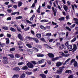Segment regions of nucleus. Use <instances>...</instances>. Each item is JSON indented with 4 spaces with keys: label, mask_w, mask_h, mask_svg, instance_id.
<instances>
[{
    "label": "nucleus",
    "mask_w": 78,
    "mask_h": 78,
    "mask_svg": "<svg viewBox=\"0 0 78 78\" xmlns=\"http://www.w3.org/2000/svg\"><path fill=\"white\" fill-rule=\"evenodd\" d=\"M65 68V67L64 66H63L62 67H60L59 68V69H58L57 70L56 73L57 74H61L62 71L64 70V69Z\"/></svg>",
    "instance_id": "nucleus-1"
},
{
    "label": "nucleus",
    "mask_w": 78,
    "mask_h": 78,
    "mask_svg": "<svg viewBox=\"0 0 78 78\" xmlns=\"http://www.w3.org/2000/svg\"><path fill=\"white\" fill-rule=\"evenodd\" d=\"M27 66L29 68L33 69L34 67V65L31 63L29 62L27 63Z\"/></svg>",
    "instance_id": "nucleus-2"
},
{
    "label": "nucleus",
    "mask_w": 78,
    "mask_h": 78,
    "mask_svg": "<svg viewBox=\"0 0 78 78\" xmlns=\"http://www.w3.org/2000/svg\"><path fill=\"white\" fill-rule=\"evenodd\" d=\"M13 70H14V72H19V71L20 70V69L19 67H15L13 69Z\"/></svg>",
    "instance_id": "nucleus-3"
},
{
    "label": "nucleus",
    "mask_w": 78,
    "mask_h": 78,
    "mask_svg": "<svg viewBox=\"0 0 78 78\" xmlns=\"http://www.w3.org/2000/svg\"><path fill=\"white\" fill-rule=\"evenodd\" d=\"M48 55L49 58H53L55 57V55H54L51 53H48Z\"/></svg>",
    "instance_id": "nucleus-4"
},
{
    "label": "nucleus",
    "mask_w": 78,
    "mask_h": 78,
    "mask_svg": "<svg viewBox=\"0 0 78 78\" xmlns=\"http://www.w3.org/2000/svg\"><path fill=\"white\" fill-rule=\"evenodd\" d=\"M52 10L53 12H54L53 14L54 16H56V11H57V10L56 9H55H55H54V7H52Z\"/></svg>",
    "instance_id": "nucleus-5"
},
{
    "label": "nucleus",
    "mask_w": 78,
    "mask_h": 78,
    "mask_svg": "<svg viewBox=\"0 0 78 78\" xmlns=\"http://www.w3.org/2000/svg\"><path fill=\"white\" fill-rule=\"evenodd\" d=\"M18 38L19 39H20L21 41H23V38L22 37V35L21 34H18Z\"/></svg>",
    "instance_id": "nucleus-6"
},
{
    "label": "nucleus",
    "mask_w": 78,
    "mask_h": 78,
    "mask_svg": "<svg viewBox=\"0 0 78 78\" xmlns=\"http://www.w3.org/2000/svg\"><path fill=\"white\" fill-rule=\"evenodd\" d=\"M59 58H60V57H57L55 58H52L51 60L52 61H56V60H58Z\"/></svg>",
    "instance_id": "nucleus-7"
},
{
    "label": "nucleus",
    "mask_w": 78,
    "mask_h": 78,
    "mask_svg": "<svg viewBox=\"0 0 78 78\" xmlns=\"http://www.w3.org/2000/svg\"><path fill=\"white\" fill-rule=\"evenodd\" d=\"M40 76H41L42 78H46V75L43 73L40 74L39 75Z\"/></svg>",
    "instance_id": "nucleus-8"
},
{
    "label": "nucleus",
    "mask_w": 78,
    "mask_h": 78,
    "mask_svg": "<svg viewBox=\"0 0 78 78\" xmlns=\"http://www.w3.org/2000/svg\"><path fill=\"white\" fill-rule=\"evenodd\" d=\"M32 39H33V40H34V41H35V42H36V43H39V40L37 39V38H33Z\"/></svg>",
    "instance_id": "nucleus-9"
},
{
    "label": "nucleus",
    "mask_w": 78,
    "mask_h": 78,
    "mask_svg": "<svg viewBox=\"0 0 78 78\" xmlns=\"http://www.w3.org/2000/svg\"><path fill=\"white\" fill-rule=\"evenodd\" d=\"M67 48L69 50V51H72V45H70L67 46Z\"/></svg>",
    "instance_id": "nucleus-10"
},
{
    "label": "nucleus",
    "mask_w": 78,
    "mask_h": 78,
    "mask_svg": "<svg viewBox=\"0 0 78 78\" xmlns=\"http://www.w3.org/2000/svg\"><path fill=\"white\" fill-rule=\"evenodd\" d=\"M63 8L65 11H66V12H67V10H68V7H67L66 5H64Z\"/></svg>",
    "instance_id": "nucleus-11"
},
{
    "label": "nucleus",
    "mask_w": 78,
    "mask_h": 78,
    "mask_svg": "<svg viewBox=\"0 0 78 78\" xmlns=\"http://www.w3.org/2000/svg\"><path fill=\"white\" fill-rule=\"evenodd\" d=\"M62 65V63L61 62H58L56 63V66L57 67H59V66H61Z\"/></svg>",
    "instance_id": "nucleus-12"
},
{
    "label": "nucleus",
    "mask_w": 78,
    "mask_h": 78,
    "mask_svg": "<svg viewBox=\"0 0 78 78\" xmlns=\"http://www.w3.org/2000/svg\"><path fill=\"white\" fill-rule=\"evenodd\" d=\"M9 30L12 31V32H16V30L12 27H10Z\"/></svg>",
    "instance_id": "nucleus-13"
},
{
    "label": "nucleus",
    "mask_w": 78,
    "mask_h": 78,
    "mask_svg": "<svg viewBox=\"0 0 78 78\" xmlns=\"http://www.w3.org/2000/svg\"><path fill=\"white\" fill-rule=\"evenodd\" d=\"M27 75H32L33 74V73L31 72H28L27 71L25 73Z\"/></svg>",
    "instance_id": "nucleus-14"
},
{
    "label": "nucleus",
    "mask_w": 78,
    "mask_h": 78,
    "mask_svg": "<svg viewBox=\"0 0 78 78\" xmlns=\"http://www.w3.org/2000/svg\"><path fill=\"white\" fill-rule=\"evenodd\" d=\"M19 77V74H14L12 77V78H18Z\"/></svg>",
    "instance_id": "nucleus-15"
},
{
    "label": "nucleus",
    "mask_w": 78,
    "mask_h": 78,
    "mask_svg": "<svg viewBox=\"0 0 78 78\" xmlns=\"http://www.w3.org/2000/svg\"><path fill=\"white\" fill-rule=\"evenodd\" d=\"M22 5V2H18V7H20Z\"/></svg>",
    "instance_id": "nucleus-16"
},
{
    "label": "nucleus",
    "mask_w": 78,
    "mask_h": 78,
    "mask_svg": "<svg viewBox=\"0 0 78 78\" xmlns=\"http://www.w3.org/2000/svg\"><path fill=\"white\" fill-rule=\"evenodd\" d=\"M36 36L38 38H41V34H37L36 35Z\"/></svg>",
    "instance_id": "nucleus-17"
},
{
    "label": "nucleus",
    "mask_w": 78,
    "mask_h": 78,
    "mask_svg": "<svg viewBox=\"0 0 78 78\" xmlns=\"http://www.w3.org/2000/svg\"><path fill=\"white\" fill-rule=\"evenodd\" d=\"M65 73H72V71L71 70H67L66 71Z\"/></svg>",
    "instance_id": "nucleus-18"
},
{
    "label": "nucleus",
    "mask_w": 78,
    "mask_h": 78,
    "mask_svg": "<svg viewBox=\"0 0 78 78\" xmlns=\"http://www.w3.org/2000/svg\"><path fill=\"white\" fill-rule=\"evenodd\" d=\"M73 51H76V49H77L76 48V45L74 44L73 45Z\"/></svg>",
    "instance_id": "nucleus-19"
},
{
    "label": "nucleus",
    "mask_w": 78,
    "mask_h": 78,
    "mask_svg": "<svg viewBox=\"0 0 78 78\" xmlns=\"http://www.w3.org/2000/svg\"><path fill=\"white\" fill-rule=\"evenodd\" d=\"M62 47L61 46H59V49H61V50H62V49H63L64 48V47H65L64 44H62Z\"/></svg>",
    "instance_id": "nucleus-20"
},
{
    "label": "nucleus",
    "mask_w": 78,
    "mask_h": 78,
    "mask_svg": "<svg viewBox=\"0 0 78 78\" xmlns=\"http://www.w3.org/2000/svg\"><path fill=\"white\" fill-rule=\"evenodd\" d=\"M26 45V46H27V47H28V48H32V46H31V44H27Z\"/></svg>",
    "instance_id": "nucleus-21"
},
{
    "label": "nucleus",
    "mask_w": 78,
    "mask_h": 78,
    "mask_svg": "<svg viewBox=\"0 0 78 78\" xmlns=\"http://www.w3.org/2000/svg\"><path fill=\"white\" fill-rule=\"evenodd\" d=\"M40 27L41 28V29H42V30H46V27H44L43 26L41 25L40 26Z\"/></svg>",
    "instance_id": "nucleus-22"
},
{
    "label": "nucleus",
    "mask_w": 78,
    "mask_h": 78,
    "mask_svg": "<svg viewBox=\"0 0 78 78\" xmlns=\"http://www.w3.org/2000/svg\"><path fill=\"white\" fill-rule=\"evenodd\" d=\"M22 19V16H19L16 17V20H18V19Z\"/></svg>",
    "instance_id": "nucleus-23"
},
{
    "label": "nucleus",
    "mask_w": 78,
    "mask_h": 78,
    "mask_svg": "<svg viewBox=\"0 0 78 78\" xmlns=\"http://www.w3.org/2000/svg\"><path fill=\"white\" fill-rule=\"evenodd\" d=\"M65 30H67L69 31H71V29H70L69 27H65Z\"/></svg>",
    "instance_id": "nucleus-24"
},
{
    "label": "nucleus",
    "mask_w": 78,
    "mask_h": 78,
    "mask_svg": "<svg viewBox=\"0 0 78 78\" xmlns=\"http://www.w3.org/2000/svg\"><path fill=\"white\" fill-rule=\"evenodd\" d=\"M61 55L62 56H63L64 57H67V56H69L68 55H65V54H64V53H62Z\"/></svg>",
    "instance_id": "nucleus-25"
},
{
    "label": "nucleus",
    "mask_w": 78,
    "mask_h": 78,
    "mask_svg": "<svg viewBox=\"0 0 78 78\" xmlns=\"http://www.w3.org/2000/svg\"><path fill=\"white\" fill-rule=\"evenodd\" d=\"M25 74L23 73L20 76V78H24L25 77Z\"/></svg>",
    "instance_id": "nucleus-26"
},
{
    "label": "nucleus",
    "mask_w": 78,
    "mask_h": 78,
    "mask_svg": "<svg viewBox=\"0 0 78 78\" xmlns=\"http://www.w3.org/2000/svg\"><path fill=\"white\" fill-rule=\"evenodd\" d=\"M37 57H43L44 56V55L43 54H37Z\"/></svg>",
    "instance_id": "nucleus-27"
},
{
    "label": "nucleus",
    "mask_w": 78,
    "mask_h": 78,
    "mask_svg": "<svg viewBox=\"0 0 78 78\" xmlns=\"http://www.w3.org/2000/svg\"><path fill=\"white\" fill-rule=\"evenodd\" d=\"M23 70H27L28 69V67L26 66H23L22 68Z\"/></svg>",
    "instance_id": "nucleus-28"
},
{
    "label": "nucleus",
    "mask_w": 78,
    "mask_h": 78,
    "mask_svg": "<svg viewBox=\"0 0 78 78\" xmlns=\"http://www.w3.org/2000/svg\"><path fill=\"white\" fill-rule=\"evenodd\" d=\"M17 31H19L20 32H22V31L20 30H21V29L19 27L17 26Z\"/></svg>",
    "instance_id": "nucleus-29"
},
{
    "label": "nucleus",
    "mask_w": 78,
    "mask_h": 78,
    "mask_svg": "<svg viewBox=\"0 0 78 78\" xmlns=\"http://www.w3.org/2000/svg\"><path fill=\"white\" fill-rule=\"evenodd\" d=\"M3 63H4V64H8L9 62H8V61L7 60H5L4 61H3Z\"/></svg>",
    "instance_id": "nucleus-30"
},
{
    "label": "nucleus",
    "mask_w": 78,
    "mask_h": 78,
    "mask_svg": "<svg viewBox=\"0 0 78 78\" xmlns=\"http://www.w3.org/2000/svg\"><path fill=\"white\" fill-rule=\"evenodd\" d=\"M73 65L75 67H77L78 66V63H77V62L75 61Z\"/></svg>",
    "instance_id": "nucleus-31"
},
{
    "label": "nucleus",
    "mask_w": 78,
    "mask_h": 78,
    "mask_svg": "<svg viewBox=\"0 0 78 78\" xmlns=\"http://www.w3.org/2000/svg\"><path fill=\"white\" fill-rule=\"evenodd\" d=\"M15 57L16 58H19L20 56L19 54H16L15 55Z\"/></svg>",
    "instance_id": "nucleus-32"
},
{
    "label": "nucleus",
    "mask_w": 78,
    "mask_h": 78,
    "mask_svg": "<svg viewBox=\"0 0 78 78\" xmlns=\"http://www.w3.org/2000/svg\"><path fill=\"white\" fill-rule=\"evenodd\" d=\"M64 19H65L64 17H62L61 18L58 19V20H60V21H62V20H64Z\"/></svg>",
    "instance_id": "nucleus-33"
},
{
    "label": "nucleus",
    "mask_w": 78,
    "mask_h": 78,
    "mask_svg": "<svg viewBox=\"0 0 78 78\" xmlns=\"http://www.w3.org/2000/svg\"><path fill=\"white\" fill-rule=\"evenodd\" d=\"M4 45H5V43H3L2 44V43L0 42V47H4Z\"/></svg>",
    "instance_id": "nucleus-34"
},
{
    "label": "nucleus",
    "mask_w": 78,
    "mask_h": 78,
    "mask_svg": "<svg viewBox=\"0 0 78 78\" xmlns=\"http://www.w3.org/2000/svg\"><path fill=\"white\" fill-rule=\"evenodd\" d=\"M76 40V37H74V39L71 41V42H74Z\"/></svg>",
    "instance_id": "nucleus-35"
},
{
    "label": "nucleus",
    "mask_w": 78,
    "mask_h": 78,
    "mask_svg": "<svg viewBox=\"0 0 78 78\" xmlns=\"http://www.w3.org/2000/svg\"><path fill=\"white\" fill-rule=\"evenodd\" d=\"M75 59H73L70 61V63L72 64V63H73V62H75Z\"/></svg>",
    "instance_id": "nucleus-36"
},
{
    "label": "nucleus",
    "mask_w": 78,
    "mask_h": 78,
    "mask_svg": "<svg viewBox=\"0 0 78 78\" xmlns=\"http://www.w3.org/2000/svg\"><path fill=\"white\" fill-rule=\"evenodd\" d=\"M24 64V63L23 62H19L18 64V66H22V65H23Z\"/></svg>",
    "instance_id": "nucleus-37"
},
{
    "label": "nucleus",
    "mask_w": 78,
    "mask_h": 78,
    "mask_svg": "<svg viewBox=\"0 0 78 78\" xmlns=\"http://www.w3.org/2000/svg\"><path fill=\"white\" fill-rule=\"evenodd\" d=\"M15 50H16V48H13L10 49V51H14Z\"/></svg>",
    "instance_id": "nucleus-38"
},
{
    "label": "nucleus",
    "mask_w": 78,
    "mask_h": 78,
    "mask_svg": "<svg viewBox=\"0 0 78 78\" xmlns=\"http://www.w3.org/2000/svg\"><path fill=\"white\" fill-rule=\"evenodd\" d=\"M2 28L3 30H8V27H2Z\"/></svg>",
    "instance_id": "nucleus-39"
},
{
    "label": "nucleus",
    "mask_w": 78,
    "mask_h": 78,
    "mask_svg": "<svg viewBox=\"0 0 78 78\" xmlns=\"http://www.w3.org/2000/svg\"><path fill=\"white\" fill-rule=\"evenodd\" d=\"M41 22H48V20H42L41 21Z\"/></svg>",
    "instance_id": "nucleus-40"
},
{
    "label": "nucleus",
    "mask_w": 78,
    "mask_h": 78,
    "mask_svg": "<svg viewBox=\"0 0 78 78\" xmlns=\"http://www.w3.org/2000/svg\"><path fill=\"white\" fill-rule=\"evenodd\" d=\"M31 50L30 49H27V51L28 52V53H31L32 52L31 51Z\"/></svg>",
    "instance_id": "nucleus-41"
},
{
    "label": "nucleus",
    "mask_w": 78,
    "mask_h": 78,
    "mask_svg": "<svg viewBox=\"0 0 78 78\" xmlns=\"http://www.w3.org/2000/svg\"><path fill=\"white\" fill-rule=\"evenodd\" d=\"M40 40L41 41H43V42H46V41L45 40L44 38H41L40 39Z\"/></svg>",
    "instance_id": "nucleus-42"
},
{
    "label": "nucleus",
    "mask_w": 78,
    "mask_h": 78,
    "mask_svg": "<svg viewBox=\"0 0 78 78\" xmlns=\"http://www.w3.org/2000/svg\"><path fill=\"white\" fill-rule=\"evenodd\" d=\"M9 56H10V57L12 58H14V56L12 54L9 55Z\"/></svg>",
    "instance_id": "nucleus-43"
},
{
    "label": "nucleus",
    "mask_w": 78,
    "mask_h": 78,
    "mask_svg": "<svg viewBox=\"0 0 78 78\" xmlns=\"http://www.w3.org/2000/svg\"><path fill=\"white\" fill-rule=\"evenodd\" d=\"M30 30V27H28L26 28L25 29H24V30L26 31L28 30Z\"/></svg>",
    "instance_id": "nucleus-44"
},
{
    "label": "nucleus",
    "mask_w": 78,
    "mask_h": 78,
    "mask_svg": "<svg viewBox=\"0 0 78 78\" xmlns=\"http://www.w3.org/2000/svg\"><path fill=\"white\" fill-rule=\"evenodd\" d=\"M3 59H4V60H8V58L7 57H3Z\"/></svg>",
    "instance_id": "nucleus-45"
},
{
    "label": "nucleus",
    "mask_w": 78,
    "mask_h": 78,
    "mask_svg": "<svg viewBox=\"0 0 78 78\" xmlns=\"http://www.w3.org/2000/svg\"><path fill=\"white\" fill-rule=\"evenodd\" d=\"M51 34V33H48L46 34V36H50Z\"/></svg>",
    "instance_id": "nucleus-46"
},
{
    "label": "nucleus",
    "mask_w": 78,
    "mask_h": 78,
    "mask_svg": "<svg viewBox=\"0 0 78 78\" xmlns=\"http://www.w3.org/2000/svg\"><path fill=\"white\" fill-rule=\"evenodd\" d=\"M33 48L34 50H36V51H39V49L37 48L34 47Z\"/></svg>",
    "instance_id": "nucleus-47"
},
{
    "label": "nucleus",
    "mask_w": 78,
    "mask_h": 78,
    "mask_svg": "<svg viewBox=\"0 0 78 78\" xmlns=\"http://www.w3.org/2000/svg\"><path fill=\"white\" fill-rule=\"evenodd\" d=\"M36 3H35V2L31 6V8H34L35 7V4H36Z\"/></svg>",
    "instance_id": "nucleus-48"
},
{
    "label": "nucleus",
    "mask_w": 78,
    "mask_h": 78,
    "mask_svg": "<svg viewBox=\"0 0 78 78\" xmlns=\"http://www.w3.org/2000/svg\"><path fill=\"white\" fill-rule=\"evenodd\" d=\"M7 11L9 12V13H11L12 12V10L11 9H9L7 10Z\"/></svg>",
    "instance_id": "nucleus-49"
},
{
    "label": "nucleus",
    "mask_w": 78,
    "mask_h": 78,
    "mask_svg": "<svg viewBox=\"0 0 78 78\" xmlns=\"http://www.w3.org/2000/svg\"><path fill=\"white\" fill-rule=\"evenodd\" d=\"M13 7L15 9H17V6L16 5H14L13 6Z\"/></svg>",
    "instance_id": "nucleus-50"
},
{
    "label": "nucleus",
    "mask_w": 78,
    "mask_h": 78,
    "mask_svg": "<svg viewBox=\"0 0 78 78\" xmlns=\"http://www.w3.org/2000/svg\"><path fill=\"white\" fill-rule=\"evenodd\" d=\"M31 62L32 64H34V65H36V64H37V63L34 61H32Z\"/></svg>",
    "instance_id": "nucleus-51"
},
{
    "label": "nucleus",
    "mask_w": 78,
    "mask_h": 78,
    "mask_svg": "<svg viewBox=\"0 0 78 78\" xmlns=\"http://www.w3.org/2000/svg\"><path fill=\"white\" fill-rule=\"evenodd\" d=\"M26 22L27 23H28L31 24L32 23L29 20H26Z\"/></svg>",
    "instance_id": "nucleus-52"
},
{
    "label": "nucleus",
    "mask_w": 78,
    "mask_h": 78,
    "mask_svg": "<svg viewBox=\"0 0 78 78\" xmlns=\"http://www.w3.org/2000/svg\"><path fill=\"white\" fill-rule=\"evenodd\" d=\"M66 46H68L69 45V41H67L65 44Z\"/></svg>",
    "instance_id": "nucleus-53"
},
{
    "label": "nucleus",
    "mask_w": 78,
    "mask_h": 78,
    "mask_svg": "<svg viewBox=\"0 0 78 78\" xmlns=\"http://www.w3.org/2000/svg\"><path fill=\"white\" fill-rule=\"evenodd\" d=\"M20 26L21 27L22 30H24V26H23V25L21 24L20 25Z\"/></svg>",
    "instance_id": "nucleus-54"
},
{
    "label": "nucleus",
    "mask_w": 78,
    "mask_h": 78,
    "mask_svg": "<svg viewBox=\"0 0 78 78\" xmlns=\"http://www.w3.org/2000/svg\"><path fill=\"white\" fill-rule=\"evenodd\" d=\"M7 36L8 37H11V35L10 34H7Z\"/></svg>",
    "instance_id": "nucleus-55"
},
{
    "label": "nucleus",
    "mask_w": 78,
    "mask_h": 78,
    "mask_svg": "<svg viewBox=\"0 0 78 78\" xmlns=\"http://www.w3.org/2000/svg\"><path fill=\"white\" fill-rule=\"evenodd\" d=\"M11 20V17H9L7 19V20Z\"/></svg>",
    "instance_id": "nucleus-56"
},
{
    "label": "nucleus",
    "mask_w": 78,
    "mask_h": 78,
    "mask_svg": "<svg viewBox=\"0 0 78 78\" xmlns=\"http://www.w3.org/2000/svg\"><path fill=\"white\" fill-rule=\"evenodd\" d=\"M76 25V24H73V25H72L71 26V28H73V27H75V25Z\"/></svg>",
    "instance_id": "nucleus-57"
},
{
    "label": "nucleus",
    "mask_w": 78,
    "mask_h": 78,
    "mask_svg": "<svg viewBox=\"0 0 78 78\" xmlns=\"http://www.w3.org/2000/svg\"><path fill=\"white\" fill-rule=\"evenodd\" d=\"M71 6L73 10H74V9H75V7L74 6V5H72Z\"/></svg>",
    "instance_id": "nucleus-58"
},
{
    "label": "nucleus",
    "mask_w": 78,
    "mask_h": 78,
    "mask_svg": "<svg viewBox=\"0 0 78 78\" xmlns=\"http://www.w3.org/2000/svg\"><path fill=\"white\" fill-rule=\"evenodd\" d=\"M52 23L54 25H57V23L54 22L53 21L52 22Z\"/></svg>",
    "instance_id": "nucleus-59"
},
{
    "label": "nucleus",
    "mask_w": 78,
    "mask_h": 78,
    "mask_svg": "<svg viewBox=\"0 0 78 78\" xmlns=\"http://www.w3.org/2000/svg\"><path fill=\"white\" fill-rule=\"evenodd\" d=\"M73 20L75 21H78V19L76 18H74Z\"/></svg>",
    "instance_id": "nucleus-60"
},
{
    "label": "nucleus",
    "mask_w": 78,
    "mask_h": 78,
    "mask_svg": "<svg viewBox=\"0 0 78 78\" xmlns=\"http://www.w3.org/2000/svg\"><path fill=\"white\" fill-rule=\"evenodd\" d=\"M38 63L39 64H42V61H39L38 62Z\"/></svg>",
    "instance_id": "nucleus-61"
},
{
    "label": "nucleus",
    "mask_w": 78,
    "mask_h": 78,
    "mask_svg": "<svg viewBox=\"0 0 78 78\" xmlns=\"http://www.w3.org/2000/svg\"><path fill=\"white\" fill-rule=\"evenodd\" d=\"M68 78H73V75H70L69 77Z\"/></svg>",
    "instance_id": "nucleus-62"
},
{
    "label": "nucleus",
    "mask_w": 78,
    "mask_h": 78,
    "mask_svg": "<svg viewBox=\"0 0 78 78\" xmlns=\"http://www.w3.org/2000/svg\"><path fill=\"white\" fill-rule=\"evenodd\" d=\"M31 33L33 34V35H34V32L33 30H31Z\"/></svg>",
    "instance_id": "nucleus-63"
},
{
    "label": "nucleus",
    "mask_w": 78,
    "mask_h": 78,
    "mask_svg": "<svg viewBox=\"0 0 78 78\" xmlns=\"http://www.w3.org/2000/svg\"><path fill=\"white\" fill-rule=\"evenodd\" d=\"M42 47H41V46L40 45H37V48H41Z\"/></svg>",
    "instance_id": "nucleus-64"
}]
</instances>
